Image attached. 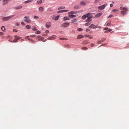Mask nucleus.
Here are the masks:
<instances>
[{
  "mask_svg": "<svg viewBox=\"0 0 129 129\" xmlns=\"http://www.w3.org/2000/svg\"><path fill=\"white\" fill-rule=\"evenodd\" d=\"M46 28H50L51 27V23L50 22L47 23L45 25Z\"/></svg>",
  "mask_w": 129,
  "mask_h": 129,
  "instance_id": "dca6fc26",
  "label": "nucleus"
},
{
  "mask_svg": "<svg viewBox=\"0 0 129 129\" xmlns=\"http://www.w3.org/2000/svg\"><path fill=\"white\" fill-rule=\"evenodd\" d=\"M24 19H27L24 20V22H26V23H31V20H30V18L29 17L25 16L24 17Z\"/></svg>",
  "mask_w": 129,
  "mask_h": 129,
  "instance_id": "0eeeda50",
  "label": "nucleus"
},
{
  "mask_svg": "<svg viewBox=\"0 0 129 129\" xmlns=\"http://www.w3.org/2000/svg\"><path fill=\"white\" fill-rule=\"evenodd\" d=\"M97 44H101V40H98L97 42Z\"/></svg>",
  "mask_w": 129,
  "mask_h": 129,
  "instance_id": "ea45409f",
  "label": "nucleus"
},
{
  "mask_svg": "<svg viewBox=\"0 0 129 129\" xmlns=\"http://www.w3.org/2000/svg\"><path fill=\"white\" fill-rule=\"evenodd\" d=\"M46 40H42V42H46Z\"/></svg>",
  "mask_w": 129,
  "mask_h": 129,
  "instance_id": "052dcab7",
  "label": "nucleus"
},
{
  "mask_svg": "<svg viewBox=\"0 0 129 129\" xmlns=\"http://www.w3.org/2000/svg\"><path fill=\"white\" fill-rule=\"evenodd\" d=\"M99 1H100V0H95V4H97Z\"/></svg>",
  "mask_w": 129,
  "mask_h": 129,
  "instance_id": "4c0bfd02",
  "label": "nucleus"
},
{
  "mask_svg": "<svg viewBox=\"0 0 129 129\" xmlns=\"http://www.w3.org/2000/svg\"><path fill=\"white\" fill-rule=\"evenodd\" d=\"M90 15H91V13H87L86 14H85L84 16H82V19L83 20H85V19L87 18V19L86 20V22L90 23V22L92 21L91 19L93 18V16Z\"/></svg>",
  "mask_w": 129,
  "mask_h": 129,
  "instance_id": "f257e3e1",
  "label": "nucleus"
},
{
  "mask_svg": "<svg viewBox=\"0 0 129 129\" xmlns=\"http://www.w3.org/2000/svg\"><path fill=\"white\" fill-rule=\"evenodd\" d=\"M98 29H101V26H98L97 27Z\"/></svg>",
  "mask_w": 129,
  "mask_h": 129,
  "instance_id": "8fccbe9b",
  "label": "nucleus"
},
{
  "mask_svg": "<svg viewBox=\"0 0 129 129\" xmlns=\"http://www.w3.org/2000/svg\"><path fill=\"white\" fill-rule=\"evenodd\" d=\"M110 8H112L113 7V5L112 4H111L110 5Z\"/></svg>",
  "mask_w": 129,
  "mask_h": 129,
  "instance_id": "a18cd8bd",
  "label": "nucleus"
},
{
  "mask_svg": "<svg viewBox=\"0 0 129 129\" xmlns=\"http://www.w3.org/2000/svg\"><path fill=\"white\" fill-rule=\"evenodd\" d=\"M25 39H26V40L30 41L31 42H32V43H34L35 42V41H34L33 39L30 38V37L29 36H26Z\"/></svg>",
  "mask_w": 129,
  "mask_h": 129,
  "instance_id": "6e6552de",
  "label": "nucleus"
},
{
  "mask_svg": "<svg viewBox=\"0 0 129 129\" xmlns=\"http://www.w3.org/2000/svg\"><path fill=\"white\" fill-rule=\"evenodd\" d=\"M34 19L35 20H38V19H39V17H38V16H34Z\"/></svg>",
  "mask_w": 129,
  "mask_h": 129,
  "instance_id": "58836bf2",
  "label": "nucleus"
},
{
  "mask_svg": "<svg viewBox=\"0 0 129 129\" xmlns=\"http://www.w3.org/2000/svg\"><path fill=\"white\" fill-rule=\"evenodd\" d=\"M59 18H60V16H57L55 17V19H54V21H58L59 20Z\"/></svg>",
  "mask_w": 129,
  "mask_h": 129,
  "instance_id": "5701e85b",
  "label": "nucleus"
},
{
  "mask_svg": "<svg viewBox=\"0 0 129 129\" xmlns=\"http://www.w3.org/2000/svg\"><path fill=\"white\" fill-rule=\"evenodd\" d=\"M30 37H36V35H31L30 36Z\"/></svg>",
  "mask_w": 129,
  "mask_h": 129,
  "instance_id": "6e6d98bb",
  "label": "nucleus"
},
{
  "mask_svg": "<svg viewBox=\"0 0 129 129\" xmlns=\"http://www.w3.org/2000/svg\"><path fill=\"white\" fill-rule=\"evenodd\" d=\"M74 9H75V10H78V9H80V7L78 6H76L74 7Z\"/></svg>",
  "mask_w": 129,
  "mask_h": 129,
  "instance_id": "c85d7f7f",
  "label": "nucleus"
},
{
  "mask_svg": "<svg viewBox=\"0 0 129 129\" xmlns=\"http://www.w3.org/2000/svg\"><path fill=\"white\" fill-rule=\"evenodd\" d=\"M106 6H107V4L103 5L102 6H99L98 9L99 10H104Z\"/></svg>",
  "mask_w": 129,
  "mask_h": 129,
  "instance_id": "423d86ee",
  "label": "nucleus"
},
{
  "mask_svg": "<svg viewBox=\"0 0 129 129\" xmlns=\"http://www.w3.org/2000/svg\"><path fill=\"white\" fill-rule=\"evenodd\" d=\"M37 39H38V40L39 41H42V40L44 39V38L42 37V36H40V35L38 36L37 37Z\"/></svg>",
  "mask_w": 129,
  "mask_h": 129,
  "instance_id": "2eb2a0df",
  "label": "nucleus"
},
{
  "mask_svg": "<svg viewBox=\"0 0 129 129\" xmlns=\"http://www.w3.org/2000/svg\"><path fill=\"white\" fill-rule=\"evenodd\" d=\"M38 10H39V13H42V12H44V7H40L38 8Z\"/></svg>",
  "mask_w": 129,
  "mask_h": 129,
  "instance_id": "f8f14e48",
  "label": "nucleus"
},
{
  "mask_svg": "<svg viewBox=\"0 0 129 129\" xmlns=\"http://www.w3.org/2000/svg\"><path fill=\"white\" fill-rule=\"evenodd\" d=\"M15 40H13L14 43L18 42V40H20L21 39V37H18L17 35H15Z\"/></svg>",
  "mask_w": 129,
  "mask_h": 129,
  "instance_id": "39448f33",
  "label": "nucleus"
},
{
  "mask_svg": "<svg viewBox=\"0 0 129 129\" xmlns=\"http://www.w3.org/2000/svg\"><path fill=\"white\" fill-rule=\"evenodd\" d=\"M64 9H65V7L64 6H62V7H60L59 8H58V10H64Z\"/></svg>",
  "mask_w": 129,
  "mask_h": 129,
  "instance_id": "c756f323",
  "label": "nucleus"
},
{
  "mask_svg": "<svg viewBox=\"0 0 129 129\" xmlns=\"http://www.w3.org/2000/svg\"><path fill=\"white\" fill-rule=\"evenodd\" d=\"M55 39H56V36L55 35L50 36L48 38V40H55Z\"/></svg>",
  "mask_w": 129,
  "mask_h": 129,
  "instance_id": "ddd939ff",
  "label": "nucleus"
},
{
  "mask_svg": "<svg viewBox=\"0 0 129 129\" xmlns=\"http://www.w3.org/2000/svg\"><path fill=\"white\" fill-rule=\"evenodd\" d=\"M101 16H102V13H99L98 14H97L95 16V18H99V17H101Z\"/></svg>",
  "mask_w": 129,
  "mask_h": 129,
  "instance_id": "4468645a",
  "label": "nucleus"
},
{
  "mask_svg": "<svg viewBox=\"0 0 129 129\" xmlns=\"http://www.w3.org/2000/svg\"><path fill=\"white\" fill-rule=\"evenodd\" d=\"M60 40H64V38H60Z\"/></svg>",
  "mask_w": 129,
  "mask_h": 129,
  "instance_id": "680f3d73",
  "label": "nucleus"
},
{
  "mask_svg": "<svg viewBox=\"0 0 129 129\" xmlns=\"http://www.w3.org/2000/svg\"><path fill=\"white\" fill-rule=\"evenodd\" d=\"M105 34H106V33H109L108 30L104 31Z\"/></svg>",
  "mask_w": 129,
  "mask_h": 129,
  "instance_id": "3c124183",
  "label": "nucleus"
},
{
  "mask_svg": "<svg viewBox=\"0 0 129 129\" xmlns=\"http://www.w3.org/2000/svg\"><path fill=\"white\" fill-rule=\"evenodd\" d=\"M3 5H6V3H3Z\"/></svg>",
  "mask_w": 129,
  "mask_h": 129,
  "instance_id": "e2e57ef3",
  "label": "nucleus"
},
{
  "mask_svg": "<svg viewBox=\"0 0 129 129\" xmlns=\"http://www.w3.org/2000/svg\"><path fill=\"white\" fill-rule=\"evenodd\" d=\"M113 13H115V14H118V10L117 9H114L112 11Z\"/></svg>",
  "mask_w": 129,
  "mask_h": 129,
  "instance_id": "6ab92c4d",
  "label": "nucleus"
},
{
  "mask_svg": "<svg viewBox=\"0 0 129 129\" xmlns=\"http://www.w3.org/2000/svg\"><path fill=\"white\" fill-rule=\"evenodd\" d=\"M120 10L121 11L120 13L123 16L126 15L127 11H128V10H127V8L122 7H120Z\"/></svg>",
  "mask_w": 129,
  "mask_h": 129,
  "instance_id": "f03ea898",
  "label": "nucleus"
},
{
  "mask_svg": "<svg viewBox=\"0 0 129 129\" xmlns=\"http://www.w3.org/2000/svg\"><path fill=\"white\" fill-rule=\"evenodd\" d=\"M13 32H18V30H17V29H13Z\"/></svg>",
  "mask_w": 129,
  "mask_h": 129,
  "instance_id": "49530a36",
  "label": "nucleus"
},
{
  "mask_svg": "<svg viewBox=\"0 0 129 129\" xmlns=\"http://www.w3.org/2000/svg\"><path fill=\"white\" fill-rule=\"evenodd\" d=\"M21 25H22L23 26H25V23L22 22Z\"/></svg>",
  "mask_w": 129,
  "mask_h": 129,
  "instance_id": "09e8293b",
  "label": "nucleus"
},
{
  "mask_svg": "<svg viewBox=\"0 0 129 129\" xmlns=\"http://www.w3.org/2000/svg\"><path fill=\"white\" fill-rule=\"evenodd\" d=\"M112 17H113V15H110L109 16V17H108V19H109V18H112Z\"/></svg>",
  "mask_w": 129,
  "mask_h": 129,
  "instance_id": "a19ab883",
  "label": "nucleus"
},
{
  "mask_svg": "<svg viewBox=\"0 0 129 129\" xmlns=\"http://www.w3.org/2000/svg\"><path fill=\"white\" fill-rule=\"evenodd\" d=\"M42 3H43V0H38L37 2V5H41V4H42Z\"/></svg>",
  "mask_w": 129,
  "mask_h": 129,
  "instance_id": "aec40b11",
  "label": "nucleus"
},
{
  "mask_svg": "<svg viewBox=\"0 0 129 129\" xmlns=\"http://www.w3.org/2000/svg\"><path fill=\"white\" fill-rule=\"evenodd\" d=\"M44 36H48V34H44Z\"/></svg>",
  "mask_w": 129,
  "mask_h": 129,
  "instance_id": "13d9d810",
  "label": "nucleus"
},
{
  "mask_svg": "<svg viewBox=\"0 0 129 129\" xmlns=\"http://www.w3.org/2000/svg\"><path fill=\"white\" fill-rule=\"evenodd\" d=\"M90 30L89 29H86V32H89Z\"/></svg>",
  "mask_w": 129,
  "mask_h": 129,
  "instance_id": "de8ad7c7",
  "label": "nucleus"
},
{
  "mask_svg": "<svg viewBox=\"0 0 129 129\" xmlns=\"http://www.w3.org/2000/svg\"><path fill=\"white\" fill-rule=\"evenodd\" d=\"M23 41H24V39H21V42H23Z\"/></svg>",
  "mask_w": 129,
  "mask_h": 129,
  "instance_id": "bf43d9fd",
  "label": "nucleus"
},
{
  "mask_svg": "<svg viewBox=\"0 0 129 129\" xmlns=\"http://www.w3.org/2000/svg\"><path fill=\"white\" fill-rule=\"evenodd\" d=\"M88 48L86 47H83L82 48V50H84L85 51H86V50H88Z\"/></svg>",
  "mask_w": 129,
  "mask_h": 129,
  "instance_id": "2f4dec72",
  "label": "nucleus"
},
{
  "mask_svg": "<svg viewBox=\"0 0 129 129\" xmlns=\"http://www.w3.org/2000/svg\"><path fill=\"white\" fill-rule=\"evenodd\" d=\"M78 20L77 19H74L71 21L73 24H75V23H77Z\"/></svg>",
  "mask_w": 129,
  "mask_h": 129,
  "instance_id": "f3484780",
  "label": "nucleus"
},
{
  "mask_svg": "<svg viewBox=\"0 0 129 129\" xmlns=\"http://www.w3.org/2000/svg\"><path fill=\"white\" fill-rule=\"evenodd\" d=\"M15 15H11L10 16L5 17L2 19V21L4 22H6V21H9V20H11L12 18H14V17H15Z\"/></svg>",
  "mask_w": 129,
  "mask_h": 129,
  "instance_id": "7ed1b4c3",
  "label": "nucleus"
},
{
  "mask_svg": "<svg viewBox=\"0 0 129 129\" xmlns=\"http://www.w3.org/2000/svg\"><path fill=\"white\" fill-rule=\"evenodd\" d=\"M45 33H49V30H46V31H45Z\"/></svg>",
  "mask_w": 129,
  "mask_h": 129,
  "instance_id": "5fc2aeb1",
  "label": "nucleus"
},
{
  "mask_svg": "<svg viewBox=\"0 0 129 129\" xmlns=\"http://www.w3.org/2000/svg\"><path fill=\"white\" fill-rule=\"evenodd\" d=\"M90 24H91V23H90V22H87L86 23H85L84 24V25L85 26V27H88V26H89L90 25Z\"/></svg>",
  "mask_w": 129,
  "mask_h": 129,
  "instance_id": "4be33fe9",
  "label": "nucleus"
},
{
  "mask_svg": "<svg viewBox=\"0 0 129 129\" xmlns=\"http://www.w3.org/2000/svg\"><path fill=\"white\" fill-rule=\"evenodd\" d=\"M111 31H112V29H109V30H108V32L109 33V32H111Z\"/></svg>",
  "mask_w": 129,
  "mask_h": 129,
  "instance_id": "37998d69",
  "label": "nucleus"
},
{
  "mask_svg": "<svg viewBox=\"0 0 129 129\" xmlns=\"http://www.w3.org/2000/svg\"><path fill=\"white\" fill-rule=\"evenodd\" d=\"M69 18H76V15H69Z\"/></svg>",
  "mask_w": 129,
  "mask_h": 129,
  "instance_id": "7c9ffc66",
  "label": "nucleus"
},
{
  "mask_svg": "<svg viewBox=\"0 0 129 129\" xmlns=\"http://www.w3.org/2000/svg\"><path fill=\"white\" fill-rule=\"evenodd\" d=\"M1 29L2 30V31L3 32H5V31H6V27H5V26H3L1 27Z\"/></svg>",
  "mask_w": 129,
  "mask_h": 129,
  "instance_id": "b1692460",
  "label": "nucleus"
},
{
  "mask_svg": "<svg viewBox=\"0 0 129 129\" xmlns=\"http://www.w3.org/2000/svg\"><path fill=\"white\" fill-rule=\"evenodd\" d=\"M4 35V33L0 32V36H3Z\"/></svg>",
  "mask_w": 129,
  "mask_h": 129,
  "instance_id": "c03bdc74",
  "label": "nucleus"
},
{
  "mask_svg": "<svg viewBox=\"0 0 129 129\" xmlns=\"http://www.w3.org/2000/svg\"><path fill=\"white\" fill-rule=\"evenodd\" d=\"M67 12H69V10H60L57 12V14H60V13H66Z\"/></svg>",
  "mask_w": 129,
  "mask_h": 129,
  "instance_id": "1a4fd4ad",
  "label": "nucleus"
},
{
  "mask_svg": "<svg viewBox=\"0 0 129 129\" xmlns=\"http://www.w3.org/2000/svg\"><path fill=\"white\" fill-rule=\"evenodd\" d=\"M82 38H84V36L82 35H78V39H82Z\"/></svg>",
  "mask_w": 129,
  "mask_h": 129,
  "instance_id": "412c9836",
  "label": "nucleus"
},
{
  "mask_svg": "<svg viewBox=\"0 0 129 129\" xmlns=\"http://www.w3.org/2000/svg\"><path fill=\"white\" fill-rule=\"evenodd\" d=\"M106 30H108V28H107V27L104 28V31H106Z\"/></svg>",
  "mask_w": 129,
  "mask_h": 129,
  "instance_id": "79ce46f5",
  "label": "nucleus"
},
{
  "mask_svg": "<svg viewBox=\"0 0 129 129\" xmlns=\"http://www.w3.org/2000/svg\"><path fill=\"white\" fill-rule=\"evenodd\" d=\"M26 28L27 30H30V29H31V26H30V25H26Z\"/></svg>",
  "mask_w": 129,
  "mask_h": 129,
  "instance_id": "bb28decb",
  "label": "nucleus"
},
{
  "mask_svg": "<svg viewBox=\"0 0 129 129\" xmlns=\"http://www.w3.org/2000/svg\"><path fill=\"white\" fill-rule=\"evenodd\" d=\"M67 20H70V19L68 17H64L63 18V21L65 22V21H67Z\"/></svg>",
  "mask_w": 129,
  "mask_h": 129,
  "instance_id": "cd10ccee",
  "label": "nucleus"
},
{
  "mask_svg": "<svg viewBox=\"0 0 129 129\" xmlns=\"http://www.w3.org/2000/svg\"><path fill=\"white\" fill-rule=\"evenodd\" d=\"M70 25V23L68 22H65L62 24L61 27H63V28H67L68 27H69Z\"/></svg>",
  "mask_w": 129,
  "mask_h": 129,
  "instance_id": "20e7f679",
  "label": "nucleus"
},
{
  "mask_svg": "<svg viewBox=\"0 0 129 129\" xmlns=\"http://www.w3.org/2000/svg\"><path fill=\"white\" fill-rule=\"evenodd\" d=\"M35 34H37V35H39V34H41V31H37L35 32Z\"/></svg>",
  "mask_w": 129,
  "mask_h": 129,
  "instance_id": "f704fd0d",
  "label": "nucleus"
},
{
  "mask_svg": "<svg viewBox=\"0 0 129 129\" xmlns=\"http://www.w3.org/2000/svg\"><path fill=\"white\" fill-rule=\"evenodd\" d=\"M23 8V6H16L14 8V10H21Z\"/></svg>",
  "mask_w": 129,
  "mask_h": 129,
  "instance_id": "9b49d317",
  "label": "nucleus"
},
{
  "mask_svg": "<svg viewBox=\"0 0 129 129\" xmlns=\"http://www.w3.org/2000/svg\"><path fill=\"white\" fill-rule=\"evenodd\" d=\"M90 29H96V28H97V27L96 26V25H94V24H91L90 26H89Z\"/></svg>",
  "mask_w": 129,
  "mask_h": 129,
  "instance_id": "9d476101",
  "label": "nucleus"
},
{
  "mask_svg": "<svg viewBox=\"0 0 129 129\" xmlns=\"http://www.w3.org/2000/svg\"><path fill=\"white\" fill-rule=\"evenodd\" d=\"M110 25H111V23L110 22H108V23L107 24L106 26H107V27H109V26H110Z\"/></svg>",
  "mask_w": 129,
  "mask_h": 129,
  "instance_id": "c9c22d12",
  "label": "nucleus"
},
{
  "mask_svg": "<svg viewBox=\"0 0 129 129\" xmlns=\"http://www.w3.org/2000/svg\"><path fill=\"white\" fill-rule=\"evenodd\" d=\"M69 15H74V14H75V12L74 11H71L69 12Z\"/></svg>",
  "mask_w": 129,
  "mask_h": 129,
  "instance_id": "a878e982",
  "label": "nucleus"
},
{
  "mask_svg": "<svg viewBox=\"0 0 129 129\" xmlns=\"http://www.w3.org/2000/svg\"><path fill=\"white\" fill-rule=\"evenodd\" d=\"M83 44H88V42L87 41H85L83 42Z\"/></svg>",
  "mask_w": 129,
  "mask_h": 129,
  "instance_id": "e433bc0d",
  "label": "nucleus"
},
{
  "mask_svg": "<svg viewBox=\"0 0 129 129\" xmlns=\"http://www.w3.org/2000/svg\"><path fill=\"white\" fill-rule=\"evenodd\" d=\"M32 2V0H28L25 2V4H29V3H31Z\"/></svg>",
  "mask_w": 129,
  "mask_h": 129,
  "instance_id": "473e14b6",
  "label": "nucleus"
},
{
  "mask_svg": "<svg viewBox=\"0 0 129 129\" xmlns=\"http://www.w3.org/2000/svg\"><path fill=\"white\" fill-rule=\"evenodd\" d=\"M9 1H10V0H3V2H9Z\"/></svg>",
  "mask_w": 129,
  "mask_h": 129,
  "instance_id": "864d4df0",
  "label": "nucleus"
},
{
  "mask_svg": "<svg viewBox=\"0 0 129 129\" xmlns=\"http://www.w3.org/2000/svg\"><path fill=\"white\" fill-rule=\"evenodd\" d=\"M78 31L79 32H82L83 31V29H82V28H80L78 29Z\"/></svg>",
  "mask_w": 129,
  "mask_h": 129,
  "instance_id": "72a5a7b5",
  "label": "nucleus"
},
{
  "mask_svg": "<svg viewBox=\"0 0 129 129\" xmlns=\"http://www.w3.org/2000/svg\"><path fill=\"white\" fill-rule=\"evenodd\" d=\"M81 6H86V3H85V2H84V1H82L81 2Z\"/></svg>",
  "mask_w": 129,
  "mask_h": 129,
  "instance_id": "a211bd4d",
  "label": "nucleus"
},
{
  "mask_svg": "<svg viewBox=\"0 0 129 129\" xmlns=\"http://www.w3.org/2000/svg\"><path fill=\"white\" fill-rule=\"evenodd\" d=\"M89 39H93V37L90 36V37H89Z\"/></svg>",
  "mask_w": 129,
  "mask_h": 129,
  "instance_id": "4d7b16f0",
  "label": "nucleus"
},
{
  "mask_svg": "<svg viewBox=\"0 0 129 129\" xmlns=\"http://www.w3.org/2000/svg\"><path fill=\"white\" fill-rule=\"evenodd\" d=\"M32 30H33V31H37L38 29L36 28V26H34L32 27Z\"/></svg>",
  "mask_w": 129,
  "mask_h": 129,
  "instance_id": "393cba45",
  "label": "nucleus"
},
{
  "mask_svg": "<svg viewBox=\"0 0 129 129\" xmlns=\"http://www.w3.org/2000/svg\"><path fill=\"white\" fill-rule=\"evenodd\" d=\"M93 46H94V44H93V43L91 44V47H93Z\"/></svg>",
  "mask_w": 129,
  "mask_h": 129,
  "instance_id": "603ef678",
  "label": "nucleus"
}]
</instances>
